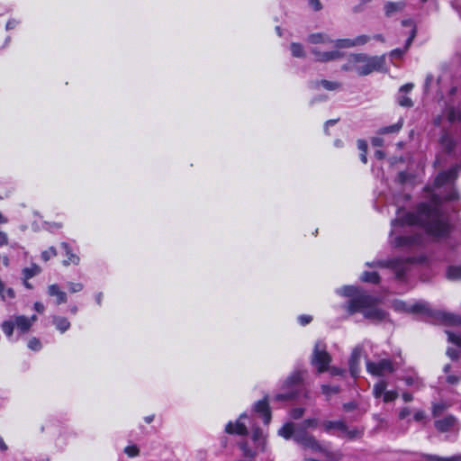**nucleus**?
I'll return each mask as SVG.
<instances>
[{
  "label": "nucleus",
  "mask_w": 461,
  "mask_h": 461,
  "mask_svg": "<svg viewBox=\"0 0 461 461\" xmlns=\"http://www.w3.org/2000/svg\"><path fill=\"white\" fill-rule=\"evenodd\" d=\"M457 172L458 167H455L439 173L433 186L425 188L429 203H420L416 212H406L402 209H398L396 218L391 222L392 230L389 239L391 246L402 249H415L423 245L425 240L423 235L402 234V229L405 226H420L428 234L435 238H442L447 234L449 226L439 211L438 205L442 200L451 201L458 198L457 192L453 188Z\"/></svg>",
  "instance_id": "1"
},
{
  "label": "nucleus",
  "mask_w": 461,
  "mask_h": 461,
  "mask_svg": "<svg viewBox=\"0 0 461 461\" xmlns=\"http://www.w3.org/2000/svg\"><path fill=\"white\" fill-rule=\"evenodd\" d=\"M337 294L349 298V301L345 305L349 314L361 312L366 319L374 322L385 320L386 312L377 307L378 300L359 287L345 285L337 289Z\"/></svg>",
  "instance_id": "2"
},
{
  "label": "nucleus",
  "mask_w": 461,
  "mask_h": 461,
  "mask_svg": "<svg viewBox=\"0 0 461 461\" xmlns=\"http://www.w3.org/2000/svg\"><path fill=\"white\" fill-rule=\"evenodd\" d=\"M307 41L316 45L311 52L318 62H330L343 57L341 49L354 48L353 39L332 40L328 34L322 32L312 33L307 37Z\"/></svg>",
  "instance_id": "3"
},
{
  "label": "nucleus",
  "mask_w": 461,
  "mask_h": 461,
  "mask_svg": "<svg viewBox=\"0 0 461 461\" xmlns=\"http://www.w3.org/2000/svg\"><path fill=\"white\" fill-rule=\"evenodd\" d=\"M347 72H356L359 77H365L373 72L385 71V55L369 56L366 53H351L347 62L341 66Z\"/></svg>",
  "instance_id": "4"
},
{
  "label": "nucleus",
  "mask_w": 461,
  "mask_h": 461,
  "mask_svg": "<svg viewBox=\"0 0 461 461\" xmlns=\"http://www.w3.org/2000/svg\"><path fill=\"white\" fill-rule=\"evenodd\" d=\"M393 308L399 312L426 313L447 324H461L460 316L441 311H432L429 307V304L425 302H418L412 304H408L403 301L395 300L393 302Z\"/></svg>",
  "instance_id": "5"
},
{
  "label": "nucleus",
  "mask_w": 461,
  "mask_h": 461,
  "mask_svg": "<svg viewBox=\"0 0 461 461\" xmlns=\"http://www.w3.org/2000/svg\"><path fill=\"white\" fill-rule=\"evenodd\" d=\"M294 440L304 448H310L314 452L321 453L330 460L337 461L340 458V454L329 450L314 436L304 430H297Z\"/></svg>",
  "instance_id": "6"
},
{
  "label": "nucleus",
  "mask_w": 461,
  "mask_h": 461,
  "mask_svg": "<svg viewBox=\"0 0 461 461\" xmlns=\"http://www.w3.org/2000/svg\"><path fill=\"white\" fill-rule=\"evenodd\" d=\"M413 262L414 258H393L386 260H374L372 262H366V265L369 267L390 268L394 272L395 277L402 280L404 278Z\"/></svg>",
  "instance_id": "7"
},
{
  "label": "nucleus",
  "mask_w": 461,
  "mask_h": 461,
  "mask_svg": "<svg viewBox=\"0 0 461 461\" xmlns=\"http://www.w3.org/2000/svg\"><path fill=\"white\" fill-rule=\"evenodd\" d=\"M330 361L331 357L327 352L326 345L322 341H317L312 357V366L317 368L318 373H323L328 370Z\"/></svg>",
  "instance_id": "8"
},
{
  "label": "nucleus",
  "mask_w": 461,
  "mask_h": 461,
  "mask_svg": "<svg viewBox=\"0 0 461 461\" xmlns=\"http://www.w3.org/2000/svg\"><path fill=\"white\" fill-rule=\"evenodd\" d=\"M303 381V375L301 372H294L289 375L284 382L283 388L287 389L286 393H278L275 399L276 401H286L294 399L297 395V387Z\"/></svg>",
  "instance_id": "9"
},
{
  "label": "nucleus",
  "mask_w": 461,
  "mask_h": 461,
  "mask_svg": "<svg viewBox=\"0 0 461 461\" xmlns=\"http://www.w3.org/2000/svg\"><path fill=\"white\" fill-rule=\"evenodd\" d=\"M450 99L448 100L445 114L449 122L461 121V100H459V90L456 87L450 90Z\"/></svg>",
  "instance_id": "10"
},
{
  "label": "nucleus",
  "mask_w": 461,
  "mask_h": 461,
  "mask_svg": "<svg viewBox=\"0 0 461 461\" xmlns=\"http://www.w3.org/2000/svg\"><path fill=\"white\" fill-rule=\"evenodd\" d=\"M366 370L375 376H384L394 372L395 368L392 360L384 358L379 361H366Z\"/></svg>",
  "instance_id": "11"
},
{
  "label": "nucleus",
  "mask_w": 461,
  "mask_h": 461,
  "mask_svg": "<svg viewBox=\"0 0 461 461\" xmlns=\"http://www.w3.org/2000/svg\"><path fill=\"white\" fill-rule=\"evenodd\" d=\"M248 416L246 413L240 415L239 419L235 421H229L225 426V432L230 435L245 436L248 434V429L244 423V420Z\"/></svg>",
  "instance_id": "12"
},
{
  "label": "nucleus",
  "mask_w": 461,
  "mask_h": 461,
  "mask_svg": "<svg viewBox=\"0 0 461 461\" xmlns=\"http://www.w3.org/2000/svg\"><path fill=\"white\" fill-rule=\"evenodd\" d=\"M49 296L55 297V303L60 305L68 302V295L57 284L50 285L47 287Z\"/></svg>",
  "instance_id": "13"
},
{
  "label": "nucleus",
  "mask_w": 461,
  "mask_h": 461,
  "mask_svg": "<svg viewBox=\"0 0 461 461\" xmlns=\"http://www.w3.org/2000/svg\"><path fill=\"white\" fill-rule=\"evenodd\" d=\"M361 355H362V348L360 347H357L353 349L350 358H349V361H348L349 370H350L351 375L354 377H357L360 371L359 363H360Z\"/></svg>",
  "instance_id": "14"
},
{
  "label": "nucleus",
  "mask_w": 461,
  "mask_h": 461,
  "mask_svg": "<svg viewBox=\"0 0 461 461\" xmlns=\"http://www.w3.org/2000/svg\"><path fill=\"white\" fill-rule=\"evenodd\" d=\"M254 411L262 416L265 424H268L270 422L271 412L269 410L267 400L266 398L263 400L258 401L254 404Z\"/></svg>",
  "instance_id": "15"
},
{
  "label": "nucleus",
  "mask_w": 461,
  "mask_h": 461,
  "mask_svg": "<svg viewBox=\"0 0 461 461\" xmlns=\"http://www.w3.org/2000/svg\"><path fill=\"white\" fill-rule=\"evenodd\" d=\"M37 317L36 315L32 316L31 318H27L23 315H19L14 317V325L17 327V329L23 332H27L32 323L36 321Z\"/></svg>",
  "instance_id": "16"
},
{
  "label": "nucleus",
  "mask_w": 461,
  "mask_h": 461,
  "mask_svg": "<svg viewBox=\"0 0 461 461\" xmlns=\"http://www.w3.org/2000/svg\"><path fill=\"white\" fill-rule=\"evenodd\" d=\"M416 36V30L413 28L412 31H411V33L406 40L405 45L403 49H394L390 52V57L393 59H401L405 52L408 50L410 46L411 45L414 38Z\"/></svg>",
  "instance_id": "17"
},
{
  "label": "nucleus",
  "mask_w": 461,
  "mask_h": 461,
  "mask_svg": "<svg viewBox=\"0 0 461 461\" xmlns=\"http://www.w3.org/2000/svg\"><path fill=\"white\" fill-rule=\"evenodd\" d=\"M323 87L326 90L329 91H334L340 87V84L336 81H329V80H315L311 82L310 87L312 89H319L320 87Z\"/></svg>",
  "instance_id": "18"
},
{
  "label": "nucleus",
  "mask_w": 461,
  "mask_h": 461,
  "mask_svg": "<svg viewBox=\"0 0 461 461\" xmlns=\"http://www.w3.org/2000/svg\"><path fill=\"white\" fill-rule=\"evenodd\" d=\"M61 248L65 250V254L67 256V259L63 261V265L68 267L69 265L77 266L80 262L79 257L72 252L70 246L67 242L61 243Z\"/></svg>",
  "instance_id": "19"
},
{
  "label": "nucleus",
  "mask_w": 461,
  "mask_h": 461,
  "mask_svg": "<svg viewBox=\"0 0 461 461\" xmlns=\"http://www.w3.org/2000/svg\"><path fill=\"white\" fill-rule=\"evenodd\" d=\"M406 4L404 1L399 2H386L384 4V13L386 16H392L396 13L402 12Z\"/></svg>",
  "instance_id": "20"
},
{
  "label": "nucleus",
  "mask_w": 461,
  "mask_h": 461,
  "mask_svg": "<svg viewBox=\"0 0 461 461\" xmlns=\"http://www.w3.org/2000/svg\"><path fill=\"white\" fill-rule=\"evenodd\" d=\"M456 423V419L453 416H447L441 420H438L435 422V427L438 430L441 432H446L451 429Z\"/></svg>",
  "instance_id": "21"
},
{
  "label": "nucleus",
  "mask_w": 461,
  "mask_h": 461,
  "mask_svg": "<svg viewBox=\"0 0 461 461\" xmlns=\"http://www.w3.org/2000/svg\"><path fill=\"white\" fill-rule=\"evenodd\" d=\"M52 323L56 327V329L61 332L64 333L70 328V322L69 321L63 316L54 315L52 316Z\"/></svg>",
  "instance_id": "22"
},
{
  "label": "nucleus",
  "mask_w": 461,
  "mask_h": 461,
  "mask_svg": "<svg viewBox=\"0 0 461 461\" xmlns=\"http://www.w3.org/2000/svg\"><path fill=\"white\" fill-rule=\"evenodd\" d=\"M297 431V427L292 423L287 422L282 428L278 429V435L285 439H289L292 437H294V434Z\"/></svg>",
  "instance_id": "23"
},
{
  "label": "nucleus",
  "mask_w": 461,
  "mask_h": 461,
  "mask_svg": "<svg viewBox=\"0 0 461 461\" xmlns=\"http://www.w3.org/2000/svg\"><path fill=\"white\" fill-rule=\"evenodd\" d=\"M252 440L254 441L257 448L260 451L265 450L266 438L259 428H254L252 432Z\"/></svg>",
  "instance_id": "24"
},
{
  "label": "nucleus",
  "mask_w": 461,
  "mask_h": 461,
  "mask_svg": "<svg viewBox=\"0 0 461 461\" xmlns=\"http://www.w3.org/2000/svg\"><path fill=\"white\" fill-rule=\"evenodd\" d=\"M321 425L327 432L332 429H338L342 432L343 429H346V423L343 420H325Z\"/></svg>",
  "instance_id": "25"
},
{
  "label": "nucleus",
  "mask_w": 461,
  "mask_h": 461,
  "mask_svg": "<svg viewBox=\"0 0 461 461\" xmlns=\"http://www.w3.org/2000/svg\"><path fill=\"white\" fill-rule=\"evenodd\" d=\"M360 280L366 283L377 284L380 281V276L376 272L365 271L361 275Z\"/></svg>",
  "instance_id": "26"
},
{
  "label": "nucleus",
  "mask_w": 461,
  "mask_h": 461,
  "mask_svg": "<svg viewBox=\"0 0 461 461\" xmlns=\"http://www.w3.org/2000/svg\"><path fill=\"white\" fill-rule=\"evenodd\" d=\"M342 436L347 437L349 439H357L362 437L363 431L357 428L349 429L346 425V429L342 430Z\"/></svg>",
  "instance_id": "27"
},
{
  "label": "nucleus",
  "mask_w": 461,
  "mask_h": 461,
  "mask_svg": "<svg viewBox=\"0 0 461 461\" xmlns=\"http://www.w3.org/2000/svg\"><path fill=\"white\" fill-rule=\"evenodd\" d=\"M450 369L449 365H446L444 366V372L447 374L446 381L449 384H456L461 380V374L460 373H454V374H448Z\"/></svg>",
  "instance_id": "28"
},
{
  "label": "nucleus",
  "mask_w": 461,
  "mask_h": 461,
  "mask_svg": "<svg viewBox=\"0 0 461 461\" xmlns=\"http://www.w3.org/2000/svg\"><path fill=\"white\" fill-rule=\"evenodd\" d=\"M447 276L450 280H460L461 279V265L449 267L447 271Z\"/></svg>",
  "instance_id": "29"
},
{
  "label": "nucleus",
  "mask_w": 461,
  "mask_h": 461,
  "mask_svg": "<svg viewBox=\"0 0 461 461\" xmlns=\"http://www.w3.org/2000/svg\"><path fill=\"white\" fill-rule=\"evenodd\" d=\"M41 272V267L36 264L31 265L29 267H25L23 270V274L25 279H30Z\"/></svg>",
  "instance_id": "30"
},
{
  "label": "nucleus",
  "mask_w": 461,
  "mask_h": 461,
  "mask_svg": "<svg viewBox=\"0 0 461 461\" xmlns=\"http://www.w3.org/2000/svg\"><path fill=\"white\" fill-rule=\"evenodd\" d=\"M428 461H461V455H456L449 457H442L436 455H426Z\"/></svg>",
  "instance_id": "31"
},
{
  "label": "nucleus",
  "mask_w": 461,
  "mask_h": 461,
  "mask_svg": "<svg viewBox=\"0 0 461 461\" xmlns=\"http://www.w3.org/2000/svg\"><path fill=\"white\" fill-rule=\"evenodd\" d=\"M290 50H291L292 55L294 58L305 57V51L303 50V45L300 43L293 42L290 46Z\"/></svg>",
  "instance_id": "32"
},
{
  "label": "nucleus",
  "mask_w": 461,
  "mask_h": 461,
  "mask_svg": "<svg viewBox=\"0 0 461 461\" xmlns=\"http://www.w3.org/2000/svg\"><path fill=\"white\" fill-rule=\"evenodd\" d=\"M318 426V420L315 418L306 419L302 422V424L297 426V430H304L307 429H314Z\"/></svg>",
  "instance_id": "33"
},
{
  "label": "nucleus",
  "mask_w": 461,
  "mask_h": 461,
  "mask_svg": "<svg viewBox=\"0 0 461 461\" xmlns=\"http://www.w3.org/2000/svg\"><path fill=\"white\" fill-rule=\"evenodd\" d=\"M386 383L384 381H379L377 382L373 388V393L375 398H379L382 395L384 396L385 391H386Z\"/></svg>",
  "instance_id": "34"
},
{
  "label": "nucleus",
  "mask_w": 461,
  "mask_h": 461,
  "mask_svg": "<svg viewBox=\"0 0 461 461\" xmlns=\"http://www.w3.org/2000/svg\"><path fill=\"white\" fill-rule=\"evenodd\" d=\"M15 325H14V320H8V321H5L2 325H1V328H2V330L3 332L6 335V337L8 338H11L13 333H14V329Z\"/></svg>",
  "instance_id": "35"
},
{
  "label": "nucleus",
  "mask_w": 461,
  "mask_h": 461,
  "mask_svg": "<svg viewBox=\"0 0 461 461\" xmlns=\"http://www.w3.org/2000/svg\"><path fill=\"white\" fill-rule=\"evenodd\" d=\"M440 143L445 148V149L448 152H450L454 148V140L447 133H444L441 136Z\"/></svg>",
  "instance_id": "36"
},
{
  "label": "nucleus",
  "mask_w": 461,
  "mask_h": 461,
  "mask_svg": "<svg viewBox=\"0 0 461 461\" xmlns=\"http://www.w3.org/2000/svg\"><path fill=\"white\" fill-rule=\"evenodd\" d=\"M239 447L241 449L244 456L246 457H250V458H253L256 455H257V452L252 450L249 446H248V443L245 442V441H242L240 443H239Z\"/></svg>",
  "instance_id": "37"
},
{
  "label": "nucleus",
  "mask_w": 461,
  "mask_h": 461,
  "mask_svg": "<svg viewBox=\"0 0 461 461\" xmlns=\"http://www.w3.org/2000/svg\"><path fill=\"white\" fill-rule=\"evenodd\" d=\"M402 127V122H399L395 124L382 128L379 132L381 134L397 132Z\"/></svg>",
  "instance_id": "38"
},
{
  "label": "nucleus",
  "mask_w": 461,
  "mask_h": 461,
  "mask_svg": "<svg viewBox=\"0 0 461 461\" xmlns=\"http://www.w3.org/2000/svg\"><path fill=\"white\" fill-rule=\"evenodd\" d=\"M339 391V388L338 386H330L327 384L321 385V392L323 394L327 395L328 397L331 396L332 394L338 393Z\"/></svg>",
  "instance_id": "39"
},
{
  "label": "nucleus",
  "mask_w": 461,
  "mask_h": 461,
  "mask_svg": "<svg viewBox=\"0 0 461 461\" xmlns=\"http://www.w3.org/2000/svg\"><path fill=\"white\" fill-rule=\"evenodd\" d=\"M67 286L71 294L79 293L84 289V285L82 283L68 282Z\"/></svg>",
  "instance_id": "40"
},
{
  "label": "nucleus",
  "mask_w": 461,
  "mask_h": 461,
  "mask_svg": "<svg viewBox=\"0 0 461 461\" xmlns=\"http://www.w3.org/2000/svg\"><path fill=\"white\" fill-rule=\"evenodd\" d=\"M370 40H371V37L368 35H365V34L358 35L353 39L354 47L363 46V45L366 44Z\"/></svg>",
  "instance_id": "41"
},
{
  "label": "nucleus",
  "mask_w": 461,
  "mask_h": 461,
  "mask_svg": "<svg viewBox=\"0 0 461 461\" xmlns=\"http://www.w3.org/2000/svg\"><path fill=\"white\" fill-rule=\"evenodd\" d=\"M57 256V249L54 247H50L48 249L41 252V258L44 261L50 260L51 258Z\"/></svg>",
  "instance_id": "42"
},
{
  "label": "nucleus",
  "mask_w": 461,
  "mask_h": 461,
  "mask_svg": "<svg viewBox=\"0 0 461 461\" xmlns=\"http://www.w3.org/2000/svg\"><path fill=\"white\" fill-rule=\"evenodd\" d=\"M398 104L401 105V106H403V107H411L413 105V103L412 101L411 100V98H409L408 96H406L404 94H400L398 98Z\"/></svg>",
  "instance_id": "43"
},
{
  "label": "nucleus",
  "mask_w": 461,
  "mask_h": 461,
  "mask_svg": "<svg viewBox=\"0 0 461 461\" xmlns=\"http://www.w3.org/2000/svg\"><path fill=\"white\" fill-rule=\"evenodd\" d=\"M124 453H125L129 457H135V456H139V454H140V449H139V447H138L136 445H131V446H127V447L124 448Z\"/></svg>",
  "instance_id": "44"
},
{
  "label": "nucleus",
  "mask_w": 461,
  "mask_h": 461,
  "mask_svg": "<svg viewBox=\"0 0 461 461\" xmlns=\"http://www.w3.org/2000/svg\"><path fill=\"white\" fill-rule=\"evenodd\" d=\"M447 339L449 342L456 344L458 347H461V337L460 336H458L453 332H450V331H447Z\"/></svg>",
  "instance_id": "45"
},
{
  "label": "nucleus",
  "mask_w": 461,
  "mask_h": 461,
  "mask_svg": "<svg viewBox=\"0 0 461 461\" xmlns=\"http://www.w3.org/2000/svg\"><path fill=\"white\" fill-rule=\"evenodd\" d=\"M398 397V393L396 391H385L383 400L384 402H390L394 401Z\"/></svg>",
  "instance_id": "46"
},
{
  "label": "nucleus",
  "mask_w": 461,
  "mask_h": 461,
  "mask_svg": "<svg viewBox=\"0 0 461 461\" xmlns=\"http://www.w3.org/2000/svg\"><path fill=\"white\" fill-rule=\"evenodd\" d=\"M403 380L409 386H416L419 388L421 385V382L417 377L406 376Z\"/></svg>",
  "instance_id": "47"
},
{
  "label": "nucleus",
  "mask_w": 461,
  "mask_h": 461,
  "mask_svg": "<svg viewBox=\"0 0 461 461\" xmlns=\"http://www.w3.org/2000/svg\"><path fill=\"white\" fill-rule=\"evenodd\" d=\"M28 348L32 350L38 351L41 348V341L36 338H32L28 342Z\"/></svg>",
  "instance_id": "48"
},
{
  "label": "nucleus",
  "mask_w": 461,
  "mask_h": 461,
  "mask_svg": "<svg viewBox=\"0 0 461 461\" xmlns=\"http://www.w3.org/2000/svg\"><path fill=\"white\" fill-rule=\"evenodd\" d=\"M304 413L303 408H295L291 411V417L294 420L300 419Z\"/></svg>",
  "instance_id": "49"
},
{
  "label": "nucleus",
  "mask_w": 461,
  "mask_h": 461,
  "mask_svg": "<svg viewBox=\"0 0 461 461\" xmlns=\"http://www.w3.org/2000/svg\"><path fill=\"white\" fill-rule=\"evenodd\" d=\"M308 2L312 10L320 11L322 9V5L320 0H308Z\"/></svg>",
  "instance_id": "50"
},
{
  "label": "nucleus",
  "mask_w": 461,
  "mask_h": 461,
  "mask_svg": "<svg viewBox=\"0 0 461 461\" xmlns=\"http://www.w3.org/2000/svg\"><path fill=\"white\" fill-rule=\"evenodd\" d=\"M312 318L310 315H301L298 317V321L301 325L304 326L312 321Z\"/></svg>",
  "instance_id": "51"
},
{
  "label": "nucleus",
  "mask_w": 461,
  "mask_h": 461,
  "mask_svg": "<svg viewBox=\"0 0 461 461\" xmlns=\"http://www.w3.org/2000/svg\"><path fill=\"white\" fill-rule=\"evenodd\" d=\"M20 23V21L16 19H10L5 25V29L7 31L14 29L18 24Z\"/></svg>",
  "instance_id": "52"
},
{
  "label": "nucleus",
  "mask_w": 461,
  "mask_h": 461,
  "mask_svg": "<svg viewBox=\"0 0 461 461\" xmlns=\"http://www.w3.org/2000/svg\"><path fill=\"white\" fill-rule=\"evenodd\" d=\"M413 84L411 83H408V84H405L403 85L401 88H400V94H406L408 92H411L413 88Z\"/></svg>",
  "instance_id": "53"
},
{
  "label": "nucleus",
  "mask_w": 461,
  "mask_h": 461,
  "mask_svg": "<svg viewBox=\"0 0 461 461\" xmlns=\"http://www.w3.org/2000/svg\"><path fill=\"white\" fill-rule=\"evenodd\" d=\"M8 245V237L7 234L4 231L0 230V246H5Z\"/></svg>",
  "instance_id": "54"
},
{
  "label": "nucleus",
  "mask_w": 461,
  "mask_h": 461,
  "mask_svg": "<svg viewBox=\"0 0 461 461\" xmlns=\"http://www.w3.org/2000/svg\"><path fill=\"white\" fill-rule=\"evenodd\" d=\"M447 355L451 358V359H457L458 357V353H457V350L455 349V348H447Z\"/></svg>",
  "instance_id": "55"
},
{
  "label": "nucleus",
  "mask_w": 461,
  "mask_h": 461,
  "mask_svg": "<svg viewBox=\"0 0 461 461\" xmlns=\"http://www.w3.org/2000/svg\"><path fill=\"white\" fill-rule=\"evenodd\" d=\"M411 413V411L408 407L402 408L399 412V418L400 419H405L407 416H409Z\"/></svg>",
  "instance_id": "56"
},
{
  "label": "nucleus",
  "mask_w": 461,
  "mask_h": 461,
  "mask_svg": "<svg viewBox=\"0 0 461 461\" xmlns=\"http://www.w3.org/2000/svg\"><path fill=\"white\" fill-rule=\"evenodd\" d=\"M357 148L363 152V153H366V149H367V144L365 140H359L357 141Z\"/></svg>",
  "instance_id": "57"
},
{
  "label": "nucleus",
  "mask_w": 461,
  "mask_h": 461,
  "mask_svg": "<svg viewBox=\"0 0 461 461\" xmlns=\"http://www.w3.org/2000/svg\"><path fill=\"white\" fill-rule=\"evenodd\" d=\"M372 144L375 147H381L384 144V140L380 137H375L372 139Z\"/></svg>",
  "instance_id": "58"
},
{
  "label": "nucleus",
  "mask_w": 461,
  "mask_h": 461,
  "mask_svg": "<svg viewBox=\"0 0 461 461\" xmlns=\"http://www.w3.org/2000/svg\"><path fill=\"white\" fill-rule=\"evenodd\" d=\"M5 300L6 299H13L14 298V291L12 288H5Z\"/></svg>",
  "instance_id": "59"
},
{
  "label": "nucleus",
  "mask_w": 461,
  "mask_h": 461,
  "mask_svg": "<svg viewBox=\"0 0 461 461\" xmlns=\"http://www.w3.org/2000/svg\"><path fill=\"white\" fill-rule=\"evenodd\" d=\"M413 418L416 421H420L425 418V413L422 411H419L414 414Z\"/></svg>",
  "instance_id": "60"
},
{
  "label": "nucleus",
  "mask_w": 461,
  "mask_h": 461,
  "mask_svg": "<svg viewBox=\"0 0 461 461\" xmlns=\"http://www.w3.org/2000/svg\"><path fill=\"white\" fill-rule=\"evenodd\" d=\"M432 81H433V76L432 75H428L426 77V80H425V84H424L425 90L429 89V87L430 84L432 83Z\"/></svg>",
  "instance_id": "61"
},
{
  "label": "nucleus",
  "mask_w": 461,
  "mask_h": 461,
  "mask_svg": "<svg viewBox=\"0 0 461 461\" xmlns=\"http://www.w3.org/2000/svg\"><path fill=\"white\" fill-rule=\"evenodd\" d=\"M330 372L331 375H342L344 373V370L337 368V367H331L330 368Z\"/></svg>",
  "instance_id": "62"
},
{
  "label": "nucleus",
  "mask_w": 461,
  "mask_h": 461,
  "mask_svg": "<svg viewBox=\"0 0 461 461\" xmlns=\"http://www.w3.org/2000/svg\"><path fill=\"white\" fill-rule=\"evenodd\" d=\"M34 309L38 312H44V305L41 303H39V302H36L34 303Z\"/></svg>",
  "instance_id": "63"
},
{
  "label": "nucleus",
  "mask_w": 461,
  "mask_h": 461,
  "mask_svg": "<svg viewBox=\"0 0 461 461\" xmlns=\"http://www.w3.org/2000/svg\"><path fill=\"white\" fill-rule=\"evenodd\" d=\"M356 408V404L354 402H348L343 405V409L347 411H352Z\"/></svg>",
  "instance_id": "64"
}]
</instances>
